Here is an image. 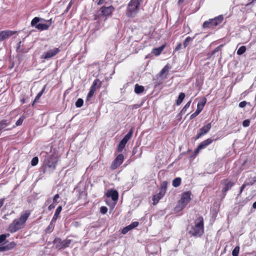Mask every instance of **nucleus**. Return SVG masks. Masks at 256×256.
I'll return each instance as SVG.
<instances>
[{
  "instance_id": "obj_1",
  "label": "nucleus",
  "mask_w": 256,
  "mask_h": 256,
  "mask_svg": "<svg viewBox=\"0 0 256 256\" xmlns=\"http://www.w3.org/2000/svg\"><path fill=\"white\" fill-rule=\"evenodd\" d=\"M40 156L44 158L42 166L44 172H50L55 170L57 160L53 154H49L47 152H42Z\"/></svg>"
},
{
  "instance_id": "obj_2",
  "label": "nucleus",
  "mask_w": 256,
  "mask_h": 256,
  "mask_svg": "<svg viewBox=\"0 0 256 256\" xmlns=\"http://www.w3.org/2000/svg\"><path fill=\"white\" fill-rule=\"evenodd\" d=\"M30 214V211H25L21 214L19 218L14 220L10 224L8 230L11 233H14L22 228Z\"/></svg>"
},
{
  "instance_id": "obj_3",
  "label": "nucleus",
  "mask_w": 256,
  "mask_h": 256,
  "mask_svg": "<svg viewBox=\"0 0 256 256\" xmlns=\"http://www.w3.org/2000/svg\"><path fill=\"white\" fill-rule=\"evenodd\" d=\"M114 10V8L112 6L106 7L102 6L100 8L95 14L94 20L97 21L98 26H96L97 29H99L102 25L104 24V22H105L107 18L110 16Z\"/></svg>"
},
{
  "instance_id": "obj_4",
  "label": "nucleus",
  "mask_w": 256,
  "mask_h": 256,
  "mask_svg": "<svg viewBox=\"0 0 256 256\" xmlns=\"http://www.w3.org/2000/svg\"><path fill=\"white\" fill-rule=\"evenodd\" d=\"M194 225L190 226L188 232L195 237H200L204 232L203 218L202 216H198L194 220Z\"/></svg>"
},
{
  "instance_id": "obj_5",
  "label": "nucleus",
  "mask_w": 256,
  "mask_h": 256,
  "mask_svg": "<svg viewBox=\"0 0 256 256\" xmlns=\"http://www.w3.org/2000/svg\"><path fill=\"white\" fill-rule=\"evenodd\" d=\"M52 24V20H45L38 17H34L32 20L30 24L40 30H47Z\"/></svg>"
},
{
  "instance_id": "obj_6",
  "label": "nucleus",
  "mask_w": 256,
  "mask_h": 256,
  "mask_svg": "<svg viewBox=\"0 0 256 256\" xmlns=\"http://www.w3.org/2000/svg\"><path fill=\"white\" fill-rule=\"evenodd\" d=\"M170 69V67L168 64H166L162 68L160 73L156 76L153 80L155 86H159L163 84L164 80L168 78Z\"/></svg>"
},
{
  "instance_id": "obj_7",
  "label": "nucleus",
  "mask_w": 256,
  "mask_h": 256,
  "mask_svg": "<svg viewBox=\"0 0 256 256\" xmlns=\"http://www.w3.org/2000/svg\"><path fill=\"white\" fill-rule=\"evenodd\" d=\"M142 2V0H130L127 7L126 16L128 17H134L138 13Z\"/></svg>"
},
{
  "instance_id": "obj_8",
  "label": "nucleus",
  "mask_w": 256,
  "mask_h": 256,
  "mask_svg": "<svg viewBox=\"0 0 256 256\" xmlns=\"http://www.w3.org/2000/svg\"><path fill=\"white\" fill-rule=\"evenodd\" d=\"M191 195L190 192H186L182 194L180 199L175 208L176 211L180 212L186 206L191 200Z\"/></svg>"
},
{
  "instance_id": "obj_9",
  "label": "nucleus",
  "mask_w": 256,
  "mask_h": 256,
  "mask_svg": "<svg viewBox=\"0 0 256 256\" xmlns=\"http://www.w3.org/2000/svg\"><path fill=\"white\" fill-rule=\"evenodd\" d=\"M224 20L222 15H220L214 18L210 19L205 21L202 24L204 28H213L222 22Z\"/></svg>"
},
{
  "instance_id": "obj_10",
  "label": "nucleus",
  "mask_w": 256,
  "mask_h": 256,
  "mask_svg": "<svg viewBox=\"0 0 256 256\" xmlns=\"http://www.w3.org/2000/svg\"><path fill=\"white\" fill-rule=\"evenodd\" d=\"M72 242V240L66 239L62 240L61 238H56L54 240L53 244L55 245L56 248L58 250H62L69 247Z\"/></svg>"
},
{
  "instance_id": "obj_11",
  "label": "nucleus",
  "mask_w": 256,
  "mask_h": 256,
  "mask_svg": "<svg viewBox=\"0 0 256 256\" xmlns=\"http://www.w3.org/2000/svg\"><path fill=\"white\" fill-rule=\"evenodd\" d=\"M133 134V130L132 128L124 136V138L120 140V142L116 151L118 152H122L126 144L128 142L131 138Z\"/></svg>"
},
{
  "instance_id": "obj_12",
  "label": "nucleus",
  "mask_w": 256,
  "mask_h": 256,
  "mask_svg": "<svg viewBox=\"0 0 256 256\" xmlns=\"http://www.w3.org/2000/svg\"><path fill=\"white\" fill-rule=\"evenodd\" d=\"M60 52V50L58 48H53L44 52L41 55L40 58L42 59L49 60L56 56Z\"/></svg>"
},
{
  "instance_id": "obj_13",
  "label": "nucleus",
  "mask_w": 256,
  "mask_h": 256,
  "mask_svg": "<svg viewBox=\"0 0 256 256\" xmlns=\"http://www.w3.org/2000/svg\"><path fill=\"white\" fill-rule=\"evenodd\" d=\"M166 190V182H164L162 184L161 188L159 193L153 196L152 200L154 204H156L158 202L159 200L163 197V196L165 194Z\"/></svg>"
},
{
  "instance_id": "obj_14",
  "label": "nucleus",
  "mask_w": 256,
  "mask_h": 256,
  "mask_svg": "<svg viewBox=\"0 0 256 256\" xmlns=\"http://www.w3.org/2000/svg\"><path fill=\"white\" fill-rule=\"evenodd\" d=\"M212 128L211 123H208L207 124L203 126L202 128H200L198 132L197 135L195 138V140H198L202 136L207 134Z\"/></svg>"
},
{
  "instance_id": "obj_15",
  "label": "nucleus",
  "mask_w": 256,
  "mask_h": 256,
  "mask_svg": "<svg viewBox=\"0 0 256 256\" xmlns=\"http://www.w3.org/2000/svg\"><path fill=\"white\" fill-rule=\"evenodd\" d=\"M124 160V155L122 154H119L112 162L111 168L112 170L117 168L122 163Z\"/></svg>"
},
{
  "instance_id": "obj_16",
  "label": "nucleus",
  "mask_w": 256,
  "mask_h": 256,
  "mask_svg": "<svg viewBox=\"0 0 256 256\" xmlns=\"http://www.w3.org/2000/svg\"><path fill=\"white\" fill-rule=\"evenodd\" d=\"M206 103V98H204L202 102H198L197 104V109L196 112L191 114L190 116V119L192 120L197 116L199 114L202 112L203 110V108Z\"/></svg>"
},
{
  "instance_id": "obj_17",
  "label": "nucleus",
  "mask_w": 256,
  "mask_h": 256,
  "mask_svg": "<svg viewBox=\"0 0 256 256\" xmlns=\"http://www.w3.org/2000/svg\"><path fill=\"white\" fill-rule=\"evenodd\" d=\"M16 32L12 30H2L0 32V42L3 41L8 38L13 34H15Z\"/></svg>"
},
{
  "instance_id": "obj_18",
  "label": "nucleus",
  "mask_w": 256,
  "mask_h": 256,
  "mask_svg": "<svg viewBox=\"0 0 256 256\" xmlns=\"http://www.w3.org/2000/svg\"><path fill=\"white\" fill-rule=\"evenodd\" d=\"M212 142L213 140L211 138H208L206 140H204L198 146V148L195 150V153H198L200 150L204 148L206 146L212 143Z\"/></svg>"
},
{
  "instance_id": "obj_19",
  "label": "nucleus",
  "mask_w": 256,
  "mask_h": 256,
  "mask_svg": "<svg viewBox=\"0 0 256 256\" xmlns=\"http://www.w3.org/2000/svg\"><path fill=\"white\" fill-rule=\"evenodd\" d=\"M222 184H224V187L222 189V192L226 193L228 190L231 188L234 185V183L228 180H224L222 181Z\"/></svg>"
},
{
  "instance_id": "obj_20",
  "label": "nucleus",
  "mask_w": 256,
  "mask_h": 256,
  "mask_svg": "<svg viewBox=\"0 0 256 256\" xmlns=\"http://www.w3.org/2000/svg\"><path fill=\"white\" fill-rule=\"evenodd\" d=\"M106 196L111 198L114 201H117L118 198V192L114 190H108L106 194Z\"/></svg>"
},
{
  "instance_id": "obj_21",
  "label": "nucleus",
  "mask_w": 256,
  "mask_h": 256,
  "mask_svg": "<svg viewBox=\"0 0 256 256\" xmlns=\"http://www.w3.org/2000/svg\"><path fill=\"white\" fill-rule=\"evenodd\" d=\"M252 179V182H248V180H246L244 184L240 188V191L238 195H240L242 192L243 191L244 189L245 188V187L246 186H251L252 185L254 182H256V176H254L253 178H251Z\"/></svg>"
},
{
  "instance_id": "obj_22",
  "label": "nucleus",
  "mask_w": 256,
  "mask_h": 256,
  "mask_svg": "<svg viewBox=\"0 0 256 256\" xmlns=\"http://www.w3.org/2000/svg\"><path fill=\"white\" fill-rule=\"evenodd\" d=\"M62 210V206H60L56 208V209L55 211L54 216L52 220V222H55L56 221V220L58 217V216H59L60 214V213Z\"/></svg>"
},
{
  "instance_id": "obj_23",
  "label": "nucleus",
  "mask_w": 256,
  "mask_h": 256,
  "mask_svg": "<svg viewBox=\"0 0 256 256\" xmlns=\"http://www.w3.org/2000/svg\"><path fill=\"white\" fill-rule=\"evenodd\" d=\"M100 82L99 80L96 79L92 82V86H90V90L96 91L97 87H100Z\"/></svg>"
},
{
  "instance_id": "obj_24",
  "label": "nucleus",
  "mask_w": 256,
  "mask_h": 256,
  "mask_svg": "<svg viewBox=\"0 0 256 256\" xmlns=\"http://www.w3.org/2000/svg\"><path fill=\"white\" fill-rule=\"evenodd\" d=\"M144 90V88L142 86H140L136 84L134 86V92L136 94H140L142 93Z\"/></svg>"
},
{
  "instance_id": "obj_25",
  "label": "nucleus",
  "mask_w": 256,
  "mask_h": 256,
  "mask_svg": "<svg viewBox=\"0 0 256 256\" xmlns=\"http://www.w3.org/2000/svg\"><path fill=\"white\" fill-rule=\"evenodd\" d=\"M10 124V122L6 120H3L0 121V131L6 128Z\"/></svg>"
},
{
  "instance_id": "obj_26",
  "label": "nucleus",
  "mask_w": 256,
  "mask_h": 256,
  "mask_svg": "<svg viewBox=\"0 0 256 256\" xmlns=\"http://www.w3.org/2000/svg\"><path fill=\"white\" fill-rule=\"evenodd\" d=\"M6 238V234H1L0 235V244L4 242ZM6 250H8V248L6 246H0V252H4Z\"/></svg>"
},
{
  "instance_id": "obj_27",
  "label": "nucleus",
  "mask_w": 256,
  "mask_h": 256,
  "mask_svg": "<svg viewBox=\"0 0 256 256\" xmlns=\"http://www.w3.org/2000/svg\"><path fill=\"white\" fill-rule=\"evenodd\" d=\"M185 97V94L183 92H181L180 94L178 97L176 101V104L178 106L182 102L184 99Z\"/></svg>"
},
{
  "instance_id": "obj_28",
  "label": "nucleus",
  "mask_w": 256,
  "mask_h": 256,
  "mask_svg": "<svg viewBox=\"0 0 256 256\" xmlns=\"http://www.w3.org/2000/svg\"><path fill=\"white\" fill-rule=\"evenodd\" d=\"M196 34H196L195 36L193 38H190V37L188 36L186 38V40H184V44H183L184 48H186L188 46L190 42L192 41V40L194 38Z\"/></svg>"
},
{
  "instance_id": "obj_29",
  "label": "nucleus",
  "mask_w": 256,
  "mask_h": 256,
  "mask_svg": "<svg viewBox=\"0 0 256 256\" xmlns=\"http://www.w3.org/2000/svg\"><path fill=\"white\" fill-rule=\"evenodd\" d=\"M182 180L180 178H176L172 180V186L176 188L180 186L181 184Z\"/></svg>"
},
{
  "instance_id": "obj_30",
  "label": "nucleus",
  "mask_w": 256,
  "mask_h": 256,
  "mask_svg": "<svg viewBox=\"0 0 256 256\" xmlns=\"http://www.w3.org/2000/svg\"><path fill=\"white\" fill-rule=\"evenodd\" d=\"M246 51V47L245 46H240L237 50L236 54L238 55H242Z\"/></svg>"
},
{
  "instance_id": "obj_31",
  "label": "nucleus",
  "mask_w": 256,
  "mask_h": 256,
  "mask_svg": "<svg viewBox=\"0 0 256 256\" xmlns=\"http://www.w3.org/2000/svg\"><path fill=\"white\" fill-rule=\"evenodd\" d=\"M190 104L191 101L190 100L186 104L180 112L182 114H185L188 108L190 106Z\"/></svg>"
},
{
  "instance_id": "obj_32",
  "label": "nucleus",
  "mask_w": 256,
  "mask_h": 256,
  "mask_svg": "<svg viewBox=\"0 0 256 256\" xmlns=\"http://www.w3.org/2000/svg\"><path fill=\"white\" fill-rule=\"evenodd\" d=\"M94 90H90L88 94V96H86V102H88V101H90L91 99V98L93 96L94 94Z\"/></svg>"
},
{
  "instance_id": "obj_33",
  "label": "nucleus",
  "mask_w": 256,
  "mask_h": 256,
  "mask_svg": "<svg viewBox=\"0 0 256 256\" xmlns=\"http://www.w3.org/2000/svg\"><path fill=\"white\" fill-rule=\"evenodd\" d=\"M240 251V247L239 246H236L234 248L232 251V256H238Z\"/></svg>"
},
{
  "instance_id": "obj_34",
  "label": "nucleus",
  "mask_w": 256,
  "mask_h": 256,
  "mask_svg": "<svg viewBox=\"0 0 256 256\" xmlns=\"http://www.w3.org/2000/svg\"><path fill=\"white\" fill-rule=\"evenodd\" d=\"M163 50V47H160L159 48H154L153 50V52L154 54L156 55V56H158L159 55L161 52H162Z\"/></svg>"
},
{
  "instance_id": "obj_35",
  "label": "nucleus",
  "mask_w": 256,
  "mask_h": 256,
  "mask_svg": "<svg viewBox=\"0 0 256 256\" xmlns=\"http://www.w3.org/2000/svg\"><path fill=\"white\" fill-rule=\"evenodd\" d=\"M84 104V100L82 98H78L76 102V106L77 108H80Z\"/></svg>"
},
{
  "instance_id": "obj_36",
  "label": "nucleus",
  "mask_w": 256,
  "mask_h": 256,
  "mask_svg": "<svg viewBox=\"0 0 256 256\" xmlns=\"http://www.w3.org/2000/svg\"><path fill=\"white\" fill-rule=\"evenodd\" d=\"M132 228L130 227V226L128 225L124 227L122 230V234H126L130 230H132Z\"/></svg>"
},
{
  "instance_id": "obj_37",
  "label": "nucleus",
  "mask_w": 256,
  "mask_h": 256,
  "mask_svg": "<svg viewBox=\"0 0 256 256\" xmlns=\"http://www.w3.org/2000/svg\"><path fill=\"white\" fill-rule=\"evenodd\" d=\"M38 157L35 156L32 158V159L31 160V164L32 166H35L38 164Z\"/></svg>"
},
{
  "instance_id": "obj_38",
  "label": "nucleus",
  "mask_w": 256,
  "mask_h": 256,
  "mask_svg": "<svg viewBox=\"0 0 256 256\" xmlns=\"http://www.w3.org/2000/svg\"><path fill=\"white\" fill-rule=\"evenodd\" d=\"M54 222H52V220H51L50 224L46 228V232H52L54 228V225L53 224Z\"/></svg>"
},
{
  "instance_id": "obj_39",
  "label": "nucleus",
  "mask_w": 256,
  "mask_h": 256,
  "mask_svg": "<svg viewBox=\"0 0 256 256\" xmlns=\"http://www.w3.org/2000/svg\"><path fill=\"white\" fill-rule=\"evenodd\" d=\"M24 118L23 116L20 118L16 122V126H18L22 125Z\"/></svg>"
},
{
  "instance_id": "obj_40",
  "label": "nucleus",
  "mask_w": 256,
  "mask_h": 256,
  "mask_svg": "<svg viewBox=\"0 0 256 256\" xmlns=\"http://www.w3.org/2000/svg\"><path fill=\"white\" fill-rule=\"evenodd\" d=\"M139 224V222H134L131 223L129 226L132 228V230L136 227H137Z\"/></svg>"
},
{
  "instance_id": "obj_41",
  "label": "nucleus",
  "mask_w": 256,
  "mask_h": 256,
  "mask_svg": "<svg viewBox=\"0 0 256 256\" xmlns=\"http://www.w3.org/2000/svg\"><path fill=\"white\" fill-rule=\"evenodd\" d=\"M250 124V121L249 120H246L242 122V126L244 127H248Z\"/></svg>"
},
{
  "instance_id": "obj_42",
  "label": "nucleus",
  "mask_w": 256,
  "mask_h": 256,
  "mask_svg": "<svg viewBox=\"0 0 256 256\" xmlns=\"http://www.w3.org/2000/svg\"><path fill=\"white\" fill-rule=\"evenodd\" d=\"M100 212L102 214H105L108 212V208L106 206H102L100 208Z\"/></svg>"
},
{
  "instance_id": "obj_43",
  "label": "nucleus",
  "mask_w": 256,
  "mask_h": 256,
  "mask_svg": "<svg viewBox=\"0 0 256 256\" xmlns=\"http://www.w3.org/2000/svg\"><path fill=\"white\" fill-rule=\"evenodd\" d=\"M42 96V94L38 92L36 97L35 98L32 104H34V103L37 102Z\"/></svg>"
},
{
  "instance_id": "obj_44",
  "label": "nucleus",
  "mask_w": 256,
  "mask_h": 256,
  "mask_svg": "<svg viewBox=\"0 0 256 256\" xmlns=\"http://www.w3.org/2000/svg\"><path fill=\"white\" fill-rule=\"evenodd\" d=\"M16 246V243H14V242H12L10 244L9 246H6V247L8 250V249L12 248H14Z\"/></svg>"
},
{
  "instance_id": "obj_45",
  "label": "nucleus",
  "mask_w": 256,
  "mask_h": 256,
  "mask_svg": "<svg viewBox=\"0 0 256 256\" xmlns=\"http://www.w3.org/2000/svg\"><path fill=\"white\" fill-rule=\"evenodd\" d=\"M56 205V204L55 202H53L52 204H50L48 208V210H50L54 208Z\"/></svg>"
},
{
  "instance_id": "obj_46",
  "label": "nucleus",
  "mask_w": 256,
  "mask_h": 256,
  "mask_svg": "<svg viewBox=\"0 0 256 256\" xmlns=\"http://www.w3.org/2000/svg\"><path fill=\"white\" fill-rule=\"evenodd\" d=\"M246 104V101H242V102H240L238 106H239V107L242 108L245 107Z\"/></svg>"
},
{
  "instance_id": "obj_47",
  "label": "nucleus",
  "mask_w": 256,
  "mask_h": 256,
  "mask_svg": "<svg viewBox=\"0 0 256 256\" xmlns=\"http://www.w3.org/2000/svg\"><path fill=\"white\" fill-rule=\"evenodd\" d=\"M60 198L58 194H56L54 198H53V202H55L56 204L58 203L57 200Z\"/></svg>"
},
{
  "instance_id": "obj_48",
  "label": "nucleus",
  "mask_w": 256,
  "mask_h": 256,
  "mask_svg": "<svg viewBox=\"0 0 256 256\" xmlns=\"http://www.w3.org/2000/svg\"><path fill=\"white\" fill-rule=\"evenodd\" d=\"M220 50V46H217L212 52V54H214L216 52H218Z\"/></svg>"
},
{
  "instance_id": "obj_49",
  "label": "nucleus",
  "mask_w": 256,
  "mask_h": 256,
  "mask_svg": "<svg viewBox=\"0 0 256 256\" xmlns=\"http://www.w3.org/2000/svg\"><path fill=\"white\" fill-rule=\"evenodd\" d=\"M181 47H182V44L180 43L178 44L175 48V51L179 50L181 48Z\"/></svg>"
},
{
  "instance_id": "obj_50",
  "label": "nucleus",
  "mask_w": 256,
  "mask_h": 256,
  "mask_svg": "<svg viewBox=\"0 0 256 256\" xmlns=\"http://www.w3.org/2000/svg\"><path fill=\"white\" fill-rule=\"evenodd\" d=\"M4 201V198L0 199V208L2 206Z\"/></svg>"
},
{
  "instance_id": "obj_51",
  "label": "nucleus",
  "mask_w": 256,
  "mask_h": 256,
  "mask_svg": "<svg viewBox=\"0 0 256 256\" xmlns=\"http://www.w3.org/2000/svg\"><path fill=\"white\" fill-rule=\"evenodd\" d=\"M46 88V86L45 85L44 88H42V89L40 90V92H39L40 94H42L44 92V90H45V88Z\"/></svg>"
},
{
  "instance_id": "obj_52",
  "label": "nucleus",
  "mask_w": 256,
  "mask_h": 256,
  "mask_svg": "<svg viewBox=\"0 0 256 256\" xmlns=\"http://www.w3.org/2000/svg\"><path fill=\"white\" fill-rule=\"evenodd\" d=\"M105 0H98V5H101L103 3H104V1Z\"/></svg>"
},
{
  "instance_id": "obj_53",
  "label": "nucleus",
  "mask_w": 256,
  "mask_h": 256,
  "mask_svg": "<svg viewBox=\"0 0 256 256\" xmlns=\"http://www.w3.org/2000/svg\"><path fill=\"white\" fill-rule=\"evenodd\" d=\"M140 107V105L138 104H134L133 106V108H137Z\"/></svg>"
},
{
  "instance_id": "obj_54",
  "label": "nucleus",
  "mask_w": 256,
  "mask_h": 256,
  "mask_svg": "<svg viewBox=\"0 0 256 256\" xmlns=\"http://www.w3.org/2000/svg\"><path fill=\"white\" fill-rule=\"evenodd\" d=\"M252 208H256V201L253 204Z\"/></svg>"
},
{
  "instance_id": "obj_55",
  "label": "nucleus",
  "mask_w": 256,
  "mask_h": 256,
  "mask_svg": "<svg viewBox=\"0 0 256 256\" xmlns=\"http://www.w3.org/2000/svg\"><path fill=\"white\" fill-rule=\"evenodd\" d=\"M184 2V0H178V4H180Z\"/></svg>"
},
{
  "instance_id": "obj_56",
  "label": "nucleus",
  "mask_w": 256,
  "mask_h": 256,
  "mask_svg": "<svg viewBox=\"0 0 256 256\" xmlns=\"http://www.w3.org/2000/svg\"><path fill=\"white\" fill-rule=\"evenodd\" d=\"M21 102H22V104H24L25 102V100L24 98H22L21 100H20Z\"/></svg>"
},
{
  "instance_id": "obj_57",
  "label": "nucleus",
  "mask_w": 256,
  "mask_h": 256,
  "mask_svg": "<svg viewBox=\"0 0 256 256\" xmlns=\"http://www.w3.org/2000/svg\"><path fill=\"white\" fill-rule=\"evenodd\" d=\"M256 2V0H252L250 4H254Z\"/></svg>"
},
{
  "instance_id": "obj_58",
  "label": "nucleus",
  "mask_w": 256,
  "mask_h": 256,
  "mask_svg": "<svg viewBox=\"0 0 256 256\" xmlns=\"http://www.w3.org/2000/svg\"><path fill=\"white\" fill-rule=\"evenodd\" d=\"M246 180H248V182H252V179L251 178L248 179H247Z\"/></svg>"
},
{
  "instance_id": "obj_59",
  "label": "nucleus",
  "mask_w": 256,
  "mask_h": 256,
  "mask_svg": "<svg viewBox=\"0 0 256 256\" xmlns=\"http://www.w3.org/2000/svg\"><path fill=\"white\" fill-rule=\"evenodd\" d=\"M6 238L7 237H8L10 236V234H6Z\"/></svg>"
},
{
  "instance_id": "obj_60",
  "label": "nucleus",
  "mask_w": 256,
  "mask_h": 256,
  "mask_svg": "<svg viewBox=\"0 0 256 256\" xmlns=\"http://www.w3.org/2000/svg\"><path fill=\"white\" fill-rule=\"evenodd\" d=\"M70 4H69V6H68V8H70Z\"/></svg>"
},
{
  "instance_id": "obj_61",
  "label": "nucleus",
  "mask_w": 256,
  "mask_h": 256,
  "mask_svg": "<svg viewBox=\"0 0 256 256\" xmlns=\"http://www.w3.org/2000/svg\"><path fill=\"white\" fill-rule=\"evenodd\" d=\"M20 43H21V42H19V46H20Z\"/></svg>"
}]
</instances>
